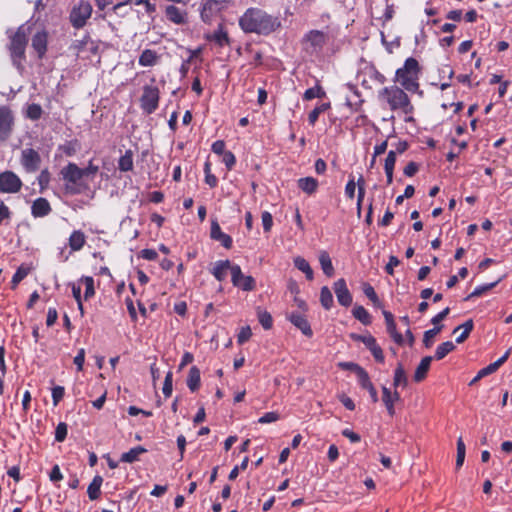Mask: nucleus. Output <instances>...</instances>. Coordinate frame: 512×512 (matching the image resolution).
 Instances as JSON below:
<instances>
[{
	"label": "nucleus",
	"mask_w": 512,
	"mask_h": 512,
	"mask_svg": "<svg viewBox=\"0 0 512 512\" xmlns=\"http://www.w3.org/2000/svg\"><path fill=\"white\" fill-rule=\"evenodd\" d=\"M404 88L399 85L385 86L378 92V100L383 107L392 112H398L404 115L405 122L414 121V105Z\"/></svg>",
	"instance_id": "f257e3e1"
},
{
	"label": "nucleus",
	"mask_w": 512,
	"mask_h": 512,
	"mask_svg": "<svg viewBox=\"0 0 512 512\" xmlns=\"http://www.w3.org/2000/svg\"><path fill=\"white\" fill-rule=\"evenodd\" d=\"M239 26L245 33L269 35L280 27V21L260 8H248L239 18Z\"/></svg>",
	"instance_id": "f03ea898"
},
{
	"label": "nucleus",
	"mask_w": 512,
	"mask_h": 512,
	"mask_svg": "<svg viewBox=\"0 0 512 512\" xmlns=\"http://www.w3.org/2000/svg\"><path fill=\"white\" fill-rule=\"evenodd\" d=\"M421 67L414 57L405 60L404 65L395 72L394 82L409 93H417L420 88Z\"/></svg>",
	"instance_id": "7ed1b4c3"
},
{
	"label": "nucleus",
	"mask_w": 512,
	"mask_h": 512,
	"mask_svg": "<svg viewBox=\"0 0 512 512\" xmlns=\"http://www.w3.org/2000/svg\"><path fill=\"white\" fill-rule=\"evenodd\" d=\"M28 43L26 29L21 26L10 39L9 51L13 65L19 70L24 69L25 50Z\"/></svg>",
	"instance_id": "20e7f679"
},
{
	"label": "nucleus",
	"mask_w": 512,
	"mask_h": 512,
	"mask_svg": "<svg viewBox=\"0 0 512 512\" xmlns=\"http://www.w3.org/2000/svg\"><path fill=\"white\" fill-rule=\"evenodd\" d=\"M139 101L140 107L145 114L150 115L154 113L159 107V88L155 85H145Z\"/></svg>",
	"instance_id": "39448f33"
},
{
	"label": "nucleus",
	"mask_w": 512,
	"mask_h": 512,
	"mask_svg": "<svg viewBox=\"0 0 512 512\" xmlns=\"http://www.w3.org/2000/svg\"><path fill=\"white\" fill-rule=\"evenodd\" d=\"M63 180L66 182L65 189L70 194H78L80 190L77 188L80 180L83 178L82 168L75 163H68L61 170Z\"/></svg>",
	"instance_id": "423d86ee"
},
{
	"label": "nucleus",
	"mask_w": 512,
	"mask_h": 512,
	"mask_svg": "<svg viewBox=\"0 0 512 512\" xmlns=\"http://www.w3.org/2000/svg\"><path fill=\"white\" fill-rule=\"evenodd\" d=\"M92 5L89 1L80 0L70 13V22L76 29L83 28L92 14Z\"/></svg>",
	"instance_id": "0eeeda50"
},
{
	"label": "nucleus",
	"mask_w": 512,
	"mask_h": 512,
	"mask_svg": "<svg viewBox=\"0 0 512 512\" xmlns=\"http://www.w3.org/2000/svg\"><path fill=\"white\" fill-rule=\"evenodd\" d=\"M328 42V35L320 30H310L302 38V45L306 51L320 52Z\"/></svg>",
	"instance_id": "6e6552de"
},
{
	"label": "nucleus",
	"mask_w": 512,
	"mask_h": 512,
	"mask_svg": "<svg viewBox=\"0 0 512 512\" xmlns=\"http://www.w3.org/2000/svg\"><path fill=\"white\" fill-rule=\"evenodd\" d=\"M22 186V180L13 171L6 170L0 173V192L15 194L21 190Z\"/></svg>",
	"instance_id": "1a4fd4ad"
},
{
	"label": "nucleus",
	"mask_w": 512,
	"mask_h": 512,
	"mask_svg": "<svg viewBox=\"0 0 512 512\" xmlns=\"http://www.w3.org/2000/svg\"><path fill=\"white\" fill-rule=\"evenodd\" d=\"M14 127V115L10 107L0 106V142L8 140Z\"/></svg>",
	"instance_id": "9d476101"
},
{
	"label": "nucleus",
	"mask_w": 512,
	"mask_h": 512,
	"mask_svg": "<svg viewBox=\"0 0 512 512\" xmlns=\"http://www.w3.org/2000/svg\"><path fill=\"white\" fill-rule=\"evenodd\" d=\"M231 282L234 287H237L243 291L249 292L256 288V281L250 275H244L241 267L238 264H234L232 268V279Z\"/></svg>",
	"instance_id": "9b49d317"
},
{
	"label": "nucleus",
	"mask_w": 512,
	"mask_h": 512,
	"mask_svg": "<svg viewBox=\"0 0 512 512\" xmlns=\"http://www.w3.org/2000/svg\"><path fill=\"white\" fill-rule=\"evenodd\" d=\"M20 162L26 172L33 173L39 169L41 157L33 148H26L21 152Z\"/></svg>",
	"instance_id": "f8f14e48"
},
{
	"label": "nucleus",
	"mask_w": 512,
	"mask_h": 512,
	"mask_svg": "<svg viewBox=\"0 0 512 512\" xmlns=\"http://www.w3.org/2000/svg\"><path fill=\"white\" fill-rule=\"evenodd\" d=\"M333 289H334L337 301L341 306L349 307L352 304L353 297L347 287V283L344 278H340L337 281H335L333 284Z\"/></svg>",
	"instance_id": "ddd939ff"
},
{
	"label": "nucleus",
	"mask_w": 512,
	"mask_h": 512,
	"mask_svg": "<svg viewBox=\"0 0 512 512\" xmlns=\"http://www.w3.org/2000/svg\"><path fill=\"white\" fill-rule=\"evenodd\" d=\"M222 7V2L219 0H202V8L200 11L201 19L205 23H210L221 11Z\"/></svg>",
	"instance_id": "4468645a"
},
{
	"label": "nucleus",
	"mask_w": 512,
	"mask_h": 512,
	"mask_svg": "<svg viewBox=\"0 0 512 512\" xmlns=\"http://www.w3.org/2000/svg\"><path fill=\"white\" fill-rule=\"evenodd\" d=\"M210 237H211V239L220 242L224 248H226V249L232 248V245H233L232 237L222 231L217 220L211 221Z\"/></svg>",
	"instance_id": "2eb2a0df"
},
{
	"label": "nucleus",
	"mask_w": 512,
	"mask_h": 512,
	"mask_svg": "<svg viewBox=\"0 0 512 512\" xmlns=\"http://www.w3.org/2000/svg\"><path fill=\"white\" fill-rule=\"evenodd\" d=\"M164 14L168 21L176 25H184L187 23V11L175 5H167Z\"/></svg>",
	"instance_id": "dca6fc26"
},
{
	"label": "nucleus",
	"mask_w": 512,
	"mask_h": 512,
	"mask_svg": "<svg viewBox=\"0 0 512 512\" xmlns=\"http://www.w3.org/2000/svg\"><path fill=\"white\" fill-rule=\"evenodd\" d=\"M288 320L296 327L298 328L305 336L311 338L313 336V331L310 326L309 321L307 320L306 316L298 313V312H292L288 316Z\"/></svg>",
	"instance_id": "f3484780"
},
{
	"label": "nucleus",
	"mask_w": 512,
	"mask_h": 512,
	"mask_svg": "<svg viewBox=\"0 0 512 512\" xmlns=\"http://www.w3.org/2000/svg\"><path fill=\"white\" fill-rule=\"evenodd\" d=\"M233 266L234 264H232L228 259L218 260L214 263L210 272L217 281L223 282L227 277L228 271H230V273L232 274Z\"/></svg>",
	"instance_id": "a211bd4d"
},
{
	"label": "nucleus",
	"mask_w": 512,
	"mask_h": 512,
	"mask_svg": "<svg viewBox=\"0 0 512 512\" xmlns=\"http://www.w3.org/2000/svg\"><path fill=\"white\" fill-rule=\"evenodd\" d=\"M52 211V207L46 198L39 197L35 199L31 205V214L34 218H43L48 216Z\"/></svg>",
	"instance_id": "6ab92c4d"
},
{
	"label": "nucleus",
	"mask_w": 512,
	"mask_h": 512,
	"mask_svg": "<svg viewBox=\"0 0 512 512\" xmlns=\"http://www.w3.org/2000/svg\"><path fill=\"white\" fill-rule=\"evenodd\" d=\"M400 400V393L395 389L392 393L386 386L382 387V401L387 409L388 414L392 417L395 415L394 404Z\"/></svg>",
	"instance_id": "aec40b11"
},
{
	"label": "nucleus",
	"mask_w": 512,
	"mask_h": 512,
	"mask_svg": "<svg viewBox=\"0 0 512 512\" xmlns=\"http://www.w3.org/2000/svg\"><path fill=\"white\" fill-rule=\"evenodd\" d=\"M48 35L45 31L37 32L32 37V48L36 51L38 58L42 59L47 51Z\"/></svg>",
	"instance_id": "412c9836"
},
{
	"label": "nucleus",
	"mask_w": 512,
	"mask_h": 512,
	"mask_svg": "<svg viewBox=\"0 0 512 512\" xmlns=\"http://www.w3.org/2000/svg\"><path fill=\"white\" fill-rule=\"evenodd\" d=\"M297 187L307 195H313L318 190L319 182L311 176L302 177L297 180Z\"/></svg>",
	"instance_id": "4be33fe9"
},
{
	"label": "nucleus",
	"mask_w": 512,
	"mask_h": 512,
	"mask_svg": "<svg viewBox=\"0 0 512 512\" xmlns=\"http://www.w3.org/2000/svg\"><path fill=\"white\" fill-rule=\"evenodd\" d=\"M160 55L152 49H144L139 56L138 63L142 67H152L158 64Z\"/></svg>",
	"instance_id": "5701e85b"
},
{
	"label": "nucleus",
	"mask_w": 512,
	"mask_h": 512,
	"mask_svg": "<svg viewBox=\"0 0 512 512\" xmlns=\"http://www.w3.org/2000/svg\"><path fill=\"white\" fill-rule=\"evenodd\" d=\"M86 244V236L81 230H74L68 239V245L72 252L80 251Z\"/></svg>",
	"instance_id": "b1692460"
},
{
	"label": "nucleus",
	"mask_w": 512,
	"mask_h": 512,
	"mask_svg": "<svg viewBox=\"0 0 512 512\" xmlns=\"http://www.w3.org/2000/svg\"><path fill=\"white\" fill-rule=\"evenodd\" d=\"M207 40L214 42L219 47H224L230 45V39L228 33L224 30L222 24L218 26V29L215 30L212 34L207 36Z\"/></svg>",
	"instance_id": "393cba45"
},
{
	"label": "nucleus",
	"mask_w": 512,
	"mask_h": 512,
	"mask_svg": "<svg viewBox=\"0 0 512 512\" xmlns=\"http://www.w3.org/2000/svg\"><path fill=\"white\" fill-rule=\"evenodd\" d=\"M510 351H511V349H508L504 353V355H502L498 360H496L495 362L490 363L488 366L480 369L478 371V376L484 378V377H486V376L496 372L507 361V359H508V357L510 355Z\"/></svg>",
	"instance_id": "a878e982"
},
{
	"label": "nucleus",
	"mask_w": 512,
	"mask_h": 512,
	"mask_svg": "<svg viewBox=\"0 0 512 512\" xmlns=\"http://www.w3.org/2000/svg\"><path fill=\"white\" fill-rule=\"evenodd\" d=\"M432 360H433L432 356H425L424 358H422V360L420 361L419 365L417 366L414 376H413V379L415 382H417V383L421 382L426 378L427 373L430 369Z\"/></svg>",
	"instance_id": "bb28decb"
},
{
	"label": "nucleus",
	"mask_w": 512,
	"mask_h": 512,
	"mask_svg": "<svg viewBox=\"0 0 512 512\" xmlns=\"http://www.w3.org/2000/svg\"><path fill=\"white\" fill-rule=\"evenodd\" d=\"M187 387L191 392H196L201 385V373L197 366H192L187 377Z\"/></svg>",
	"instance_id": "cd10ccee"
},
{
	"label": "nucleus",
	"mask_w": 512,
	"mask_h": 512,
	"mask_svg": "<svg viewBox=\"0 0 512 512\" xmlns=\"http://www.w3.org/2000/svg\"><path fill=\"white\" fill-rule=\"evenodd\" d=\"M319 263L321 266V269L323 270V273L327 277H332L335 273L334 266L332 264V260L330 258V255L327 251L322 250L319 253Z\"/></svg>",
	"instance_id": "c85d7f7f"
},
{
	"label": "nucleus",
	"mask_w": 512,
	"mask_h": 512,
	"mask_svg": "<svg viewBox=\"0 0 512 512\" xmlns=\"http://www.w3.org/2000/svg\"><path fill=\"white\" fill-rule=\"evenodd\" d=\"M103 483V478L100 475L94 476L91 483L87 488V494L90 500H97L101 495V486Z\"/></svg>",
	"instance_id": "c756f323"
},
{
	"label": "nucleus",
	"mask_w": 512,
	"mask_h": 512,
	"mask_svg": "<svg viewBox=\"0 0 512 512\" xmlns=\"http://www.w3.org/2000/svg\"><path fill=\"white\" fill-rule=\"evenodd\" d=\"M134 153L132 150L128 149L118 160V169L121 172H130L134 168L133 162Z\"/></svg>",
	"instance_id": "7c9ffc66"
},
{
	"label": "nucleus",
	"mask_w": 512,
	"mask_h": 512,
	"mask_svg": "<svg viewBox=\"0 0 512 512\" xmlns=\"http://www.w3.org/2000/svg\"><path fill=\"white\" fill-rule=\"evenodd\" d=\"M348 87L351 90V92L355 98L352 99V98L348 97L346 99V105L352 111L357 112L361 109L364 100L361 98V94H360L359 90L354 85H349Z\"/></svg>",
	"instance_id": "2f4dec72"
},
{
	"label": "nucleus",
	"mask_w": 512,
	"mask_h": 512,
	"mask_svg": "<svg viewBox=\"0 0 512 512\" xmlns=\"http://www.w3.org/2000/svg\"><path fill=\"white\" fill-rule=\"evenodd\" d=\"M293 263H294V266L300 270L301 272H303L306 276V279L311 281L313 280L314 278V273H313V269L311 268L309 262L301 257V256H297L294 258L293 260Z\"/></svg>",
	"instance_id": "473e14b6"
},
{
	"label": "nucleus",
	"mask_w": 512,
	"mask_h": 512,
	"mask_svg": "<svg viewBox=\"0 0 512 512\" xmlns=\"http://www.w3.org/2000/svg\"><path fill=\"white\" fill-rule=\"evenodd\" d=\"M147 452V449L143 446H136L131 448L128 452H125L121 455L120 461L124 463H133L139 459L141 454Z\"/></svg>",
	"instance_id": "72a5a7b5"
},
{
	"label": "nucleus",
	"mask_w": 512,
	"mask_h": 512,
	"mask_svg": "<svg viewBox=\"0 0 512 512\" xmlns=\"http://www.w3.org/2000/svg\"><path fill=\"white\" fill-rule=\"evenodd\" d=\"M474 328V322L472 319L467 320L463 324L457 326L453 330V334L457 333L460 329H463L462 333L456 338V343L461 344L463 343L470 335Z\"/></svg>",
	"instance_id": "f704fd0d"
},
{
	"label": "nucleus",
	"mask_w": 512,
	"mask_h": 512,
	"mask_svg": "<svg viewBox=\"0 0 512 512\" xmlns=\"http://www.w3.org/2000/svg\"><path fill=\"white\" fill-rule=\"evenodd\" d=\"M408 384V379L404 367L401 363H398L393 378V386L396 389L399 386L406 387Z\"/></svg>",
	"instance_id": "c9c22d12"
},
{
	"label": "nucleus",
	"mask_w": 512,
	"mask_h": 512,
	"mask_svg": "<svg viewBox=\"0 0 512 512\" xmlns=\"http://www.w3.org/2000/svg\"><path fill=\"white\" fill-rule=\"evenodd\" d=\"M353 316L360 321L363 325H370L372 322V317L369 312L361 305H356L352 309Z\"/></svg>",
	"instance_id": "e433bc0d"
},
{
	"label": "nucleus",
	"mask_w": 512,
	"mask_h": 512,
	"mask_svg": "<svg viewBox=\"0 0 512 512\" xmlns=\"http://www.w3.org/2000/svg\"><path fill=\"white\" fill-rule=\"evenodd\" d=\"M331 108L330 102L321 103L317 105L308 115L309 125L314 126L317 122L319 115Z\"/></svg>",
	"instance_id": "4c0bfd02"
},
{
	"label": "nucleus",
	"mask_w": 512,
	"mask_h": 512,
	"mask_svg": "<svg viewBox=\"0 0 512 512\" xmlns=\"http://www.w3.org/2000/svg\"><path fill=\"white\" fill-rule=\"evenodd\" d=\"M500 280L501 279H498V280H496V281H494L492 283H488V284H483V285L477 286L464 300L468 301V300H470L472 298L482 296L486 292H488L491 289H493L500 282Z\"/></svg>",
	"instance_id": "58836bf2"
},
{
	"label": "nucleus",
	"mask_w": 512,
	"mask_h": 512,
	"mask_svg": "<svg viewBox=\"0 0 512 512\" xmlns=\"http://www.w3.org/2000/svg\"><path fill=\"white\" fill-rule=\"evenodd\" d=\"M455 345L452 341H446L441 343L434 354V358L436 360H442L445 358L450 352H452L455 349Z\"/></svg>",
	"instance_id": "ea45409f"
},
{
	"label": "nucleus",
	"mask_w": 512,
	"mask_h": 512,
	"mask_svg": "<svg viewBox=\"0 0 512 512\" xmlns=\"http://www.w3.org/2000/svg\"><path fill=\"white\" fill-rule=\"evenodd\" d=\"M320 303L325 310H330L333 306V295L327 286L320 290Z\"/></svg>",
	"instance_id": "a19ab883"
},
{
	"label": "nucleus",
	"mask_w": 512,
	"mask_h": 512,
	"mask_svg": "<svg viewBox=\"0 0 512 512\" xmlns=\"http://www.w3.org/2000/svg\"><path fill=\"white\" fill-rule=\"evenodd\" d=\"M188 52H189V57L182 62L181 66H180V70H179L183 77H185L187 75V73L189 71L190 63L193 61V59L200 55L201 49L200 48H197L195 50L189 49Z\"/></svg>",
	"instance_id": "79ce46f5"
},
{
	"label": "nucleus",
	"mask_w": 512,
	"mask_h": 512,
	"mask_svg": "<svg viewBox=\"0 0 512 512\" xmlns=\"http://www.w3.org/2000/svg\"><path fill=\"white\" fill-rule=\"evenodd\" d=\"M80 281L85 285L84 300H89L95 295L94 279L91 276H83Z\"/></svg>",
	"instance_id": "37998d69"
},
{
	"label": "nucleus",
	"mask_w": 512,
	"mask_h": 512,
	"mask_svg": "<svg viewBox=\"0 0 512 512\" xmlns=\"http://www.w3.org/2000/svg\"><path fill=\"white\" fill-rule=\"evenodd\" d=\"M43 109L39 104L32 103L28 105L26 110V117L32 121H37L41 118Z\"/></svg>",
	"instance_id": "c03bdc74"
},
{
	"label": "nucleus",
	"mask_w": 512,
	"mask_h": 512,
	"mask_svg": "<svg viewBox=\"0 0 512 512\" xmlns=\"http://www.w3.org/2000/svg\"><path fill=\"white\" fill-rule=\"evenodd\" d=\"M204 174H205V179H204L205 183L210 188H215L218 185V179L214 174H212L211 163L209 161H206L204 163Z\"/></svg>",
	"instance_id": "a18cd8bd"
},
{
	"label": "nucleus",
	"mask_w": 512,
	"mask_h": 512,
	"mask_svg": "<svg viewBox=\"0 0 512 512\" xmlns=\"http://www.w3.org/2000/svg\"><path fill=\"white\" fill-rule=\"evenodd\" d=\"M325 96V91L323 90V88L320 86V85H316L312 88H308L304 94H303V99L304 100H312L314 98H321V97H324Z\"/></svg>",
	"instance_id": "49530a36"
},
{
	"label": "nucleus",
	"mask_w": 512,
	"mask_h": 512,
	"mask_svg": "<svg viewBox=\"0 0 512 512\" xmlns=\"http://www.w3.org/2000/svg\"><path fill=\"white\" fill-rule=\"evenodd\" d=\"M443 325L436 326L424 332L423 344L426 348H430L433 345V338L441 332Z\"/></svg>",
	"instance_id": "de8ad7c7"
},
{
	"label": "nucleus",
	"mask_w": 512,
	"mask_h": 512,
	"mask_svg": "<svg viewBox=\"0 0 512 512\" xmlns=\"http://www.w3.org/2000/svg\"><path fill=\"white\" fill-rule=\"evenodd\" d=\"M466 447L462 437L457 440V456H456V468H460L465 460Z\"/></svg>",
	"instance_id": "09e8293b"
},
{
	"label": "nucleus",
	"mask_w": 512,
	"mask_h": 512,
	"mask_svg": "<svg viewBox=\"0 0 512 512\" xmlns=\"http://www.w3.org/2000/svg\"><path fill=\"white\" fill-rule=\"evenodd\" d=\"M258 320L265 330H269L273 326V318L267 311H259Z\"/></svg>",
	"instance_id": "8fccbe9b"
},
{
	"label": "nucleus",
	"mask_w": 512,
	"mask_h": 512,
	"mask_svg": "<svg viewBox=\"0 0 512 512\" xmlns=\"http://www.w3.org/2000/svg\"><path fill=\"white\" fill-rule=\"evenodd\" d=\"M363 292L365 296L376 306L380 305L379 298L372 285L369 283L363 284Z\"/></svg>",
	"instance_id": "3c124183"
},
{
	"label": "nucleus",
	"mask_w": 512,
	"mask_h": 512,
	"mask_svg": "<svg viewBox=\"0 0 512 512\" xmlns=\"http://www.w3.org/2000/svg\"><path fill=\"white\" fill-rule=\"evenodd\" d=\"M29 273V269L24 266L18 267L14 275L12 276L11 284L12 288H15Z\"/></svg>",
	"instance_id": "603ef678"
},
{
	"label": "nucleus",
	"mask_w": 512,
	"mask_h": 512,
	"mask_svg": "<svg viewBox=\"0 0 512 512\" xmlns=\"http://www.w3.org/2000/svg\"><path fill=\"white\" fill-rule=\"evenodd\" d=\"M386 326H387V332L389 333L391 338L394 340V342L397 343L400 346L403 345L404 344V339H403L402 334L397 331L396 323L393 322V323H390V324H388Z\"/></svg>",
	"instance_id": "864d4df0"
},
{
	"label": "nucleus",
	"mask_w": 512,
	"mask_h": 512,
	"mask_svg": "<svg viewBox=\"0 0 512 512\" xmlns=\"http://www.w3.org/2000/svg\"><path fill=\"white\" fill-rule=\"evenodd\" d=\"M357 375L358 383L362 389L367 390L373 385L368 372L363 368Z\"/></svg>",
	"instance_id": "5fc2aeb1"
},
{
	"label": "nucleus",
	"mask_w": 512,
	"mask_h": 512,
	"mask_svg": "<svg viewBox=\"0 0 512 512\" xmlns=\"http://www.w3.org/2000/svg\"><path fill=\"white\" fill-rule=\"evenodd\" d=\"M173 391V374L169 371L164 379L162 392L165 397H170Z\"/></svg>",
	"instance_id": "6e6d98bb"
},
{
	"label": "nucleus",
	"mask_w": 512,
	"mask_h": 512,
	"mask_svg": "<svg viewBox=\"0 0 512 512\" xmlns=\"http://www.w3.org/2000/svg\"><path fill=\"white\" fill-rule=\"evenodd\" d=\"M68 426L64 422L58 423L55 429V440L57 442H63L67 437Z\"/></svg>",
	"instance_id": "4d7b16f0"
},
{
	"label": "nucleus",
	"mask_w": 512,
	"mask_h": 512,
	"mask_svg": "<svg viewBox=\"0 0 512 512\" xmlns=\"http://www.w3.org/2000/svg\"><path fill=\"white\" fill-rule=\"evenodd\" d=\"M261 220H262V226H263L264 232L269 233L273 226L272 214L268 211L262 212Z\"/></svg>",
	"instance_id": "13d9d810"
},
{
	"label": "nucleus",
	"mask_w": 512,
	"mask_h": 512,
	"mask_svg": "<svg viewBox=\"0 0 512 512\" xmlns=\"http://www.w3.org/2000/svg\"><path fill=\"white\" fill-rule=\"evenodd\" d=\"M65 395V388L63 386H54L52 388V401L53 405L57 406Z\"/></svg>",
	"instance_id": "bf43d9fd"
},
{
	"label": "nucleus",
	"mask_w": 512,
	"mask_h": 512,
	"mask_svg": "<svg viewBox=\"0 0 512 512\" xmlns=\"http://www.w3.org/2000/svg\"><path fill=\"white\" fill-rule=\"evenodd\" d=\"M50 182V173L47 169H44L40 172L38 176V184L40 186V192H43L47 189Z\"/></svg>",
	"instance_id": "052dcab7"
},
{
	"label": "nucleus",
	"mask_w": 512,
	"mask_h": 512,
	"mask_svg": "<svg viewBox=\"0 0 512 512\" xmlns=\"http://www.w3.org/2000/svg\"><path fill=\"white\" fill-rule=\"evenodd\" d=\"M222 162L225 164L227 170H232L236 164V157L231 151H226L222 154Z\"/></svg>",
	"instance_id": "680f3d73"
},
{
	"label": "nucleus",
	"mask_w": 512,
	"mask_h": 512,
	"mask_svg": "<svg viewBox=\"0 0 512 512\" xmlns=\"http://www.w3.org/2000/svg\"><path fill=\"white\" fill-rule=\"evenodd\" d=\"M252 336V331L249 326L242 327L237 335L238 344L242 345L247 342Z\"/></svg>",
	"instance_id": "e2e57ef3"
},
{
	"label": "nucleus",
	"mask_w": 512,
	"mask_h": 512,
	"mask_svg": "<svg viewBox=\"0 0 512 512\" xmlns=\"http://www.w3.org/2000/svg\"><path fill=\"white\" fill-rule=\"evenodd\" d=\"M356 190V182L353 175L349 176V180L345 186V195L349 199H353L355 197Z\"/></svg>",
	"instance_id": "0e129e2a"
},
{
	"label": "nucleus",
	"mask_w": 512,
	"mask_h": 512,
	"mask_svg": "<svg viewBox=\"0 0 512 512\" xmlns=\"http://www.w3.org/2000/svg\"><path fill=\"white\" fill-rule=\"evenodd\" d=\"M280 418L279 414L277 412L271 411L265 413L263 416H261L258 419V423L260 424H268L278 421Z\"/></svg>",
	"instance_id": "69168bd1"
},
{
	"label": "nucleus",
	"mask_w": 512,
	"mask_h": 512,
	"mask_svg": "<svg viewBox=\"0 0 512 512\" xmlns=\"http://www.w3.org/2000/svg\"><path fill=\"white\" fill-rule=\"evenodd\" d=\"M395 163H396V152L393 150H390L385 159L384 170L385 171H394Z\"/></svg>",
	"instance_id": "338daca9"
},
{
	"label": "nucleus",
	"mask_w": 512,
	"mask_h": 512,
	"mask_svg": "<svg viewBox=\"0 0 512 512\" xmlns=\"http://www.w3.org/2000/svg\"><path fill=\"white\" fill-rule=\"evenodd\" d=\"M449 313L450 308H444L441 312L432 317L431 323L434 325V327L442 325L441 322L449 315Z\"/></svg>",
	"instance_id": "774afa93"
}]
</instances>
